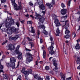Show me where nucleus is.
Returning <instances> with one entry per match:
<instances>
[{
	"label": "nucleus",
	"mask_w": 80,
	"mask_h": 80,
	"mask_svg": "<svg viewBox=\"0 0 80 80\" xmlns=\"http://www.w3.org/2000/svg\"><path fill=\"white\" fill-rule=\"evenodd\" d=\"M41 28L43 29V30H45V26H44L43 25H42Z\"/></svg>",
	"instance_id": "obj_45"
},
{
	"label": "nucleus",
	"mask_w": 80,
	"mask_h": 80,
	"mask_svg": "<svg viewBox=\"0 0 80 80\" xmlns=\"http://www.w3.org/2000/svg\"><path fill=\"white\" fill-rule=\"evenodd\" d=\"M3 79H6V80H8V77L7 76V75H6L4 77H3Z\"/></svg>",
	"instance_id": "obj_36"
},
{
	"label": "nucleus",
	"mask_w": 80,
	"mask_h": 80,
	"mask_svg": "<svg viewBox=\"0 0 80 80\" xmlns=\"http://www.w3.org/2000/svg\"><path fill=\"white\" fill-rule=\"evenodd\" d=\"M52 62L54 66H55V68L54 69V70L56 72H58V68H57L58 64L57 63V60L55 58L53 59Z\"/></svg>",
	"instance_id": "obj_5"
},
{
	"label": "nucleus",
	"mask_w": 80,
	"mask_h": 80,
	"mask_svg": "<svg viewBox=\"0 0 80 80\" xmlns=\"http://www.w3.org/2000/svg\"><path fill=\"white\" fill-rule=\"evenodd\" d=\"M75 14H77L78 15H80V11H79L77 12Z\"/></svg>",
	"instance_id": "obj_57"
},
{
	"label": "nucleus",
	"mask_w": 80,
	"mask_h": 80,
	"mask_svg": "<svg viewBox=\"0 0 80 80\" xmlns=\"http://www.w3.org/2000/svg\"><path fill=\"white\" fill-rule=\"evenodd\" d=\"M54 23L56 24V25L57 27H59V26H60L61 24H60V22L58 19H56L54 21Z\"/></svg>",
	"instance_id": "obj_12"
},
{
	"label": "nucleus",
	"mask_w": 80,
	"mask_h": 80,
	"mask_svg": "<svg viewBox=\"0 0 80 80\" xmlns=\"http://www.w3.org/2000/svg\"><path fill=\"white\" fill-rule=\"evenodd\" d=\"M54 42H51V45L48 48V50L49 51V53L51 55H53L55 53V52L53 50V49L54 48L53 45H54Z\"/></svg>",
	"instance_id": "obj_3"
},
{
	"label": "nucleus",
	"mask_w": 80,
	"mask_h": 80,
	"mask_svg": "<svg viewBox=\"0 0 80 80\" xmlns=\"http://www.w3.org/2000/svg\"><path fill=\"white\" fill-rule=\"evenodd\" d=\"M10 63L12 64V69L15 68V62H16V59L15 58L13 57H11L10 58Z\"/></svg>",
	"instance_id": "obj_4"
},
{
	"label": "nucleus",
	"mask_w": 80,
	"mask_h": 80,
	"mask_svg": "<svg viewBox=\"0 0 80 80\" xmlns=\"http://www.w3.org/2000/svg\"><path fill=\"white\" fill-rule=\"evenodd\" d=\"M27 24H28V25H30V24L32 25V22L31 21H28L27 22Z\"/></svg>",
	"instance_id": "obj_42"
},
{
	"label": "nucleus",
	"mask_w": 80,
	"mask_h": 80,
	"mask_svg": "<svg viewBox=\"0 0 80 80\" xmlns=\"http://www.w3.org/2000/svg\"><path fill=\"white\" fill-rule=\"evenodd\" d=\"M52 17L54 18H57V16H56L55 14H52Z\"/></svg>",
	"instance_id": "obj_53"
},
{
	"label": "nucleus",
	"mask_w": 80,
	"mask_h": 80,
	"mask_svg": "<svg viewBox=\"0 0 80 80\" xmlns=\"http://www.w3.org/2000/svg\"><path fill=\"white\" fill-rule=\"evenodd\" d=\"M22 3H21V2H18V6H17H17L16 7H14V10H20L22 9V5L21 4Z\"/></svg>",
	"instance_id": "obj_6"
},
{
	"label": "nucleus",
	"mask_w": 80,
	"mask_h": 80,
	"mask_svg": "<svg viewBox=\"0 0 80 80\" xmlns=\"http://www.w3.org/2000/svg\"><path fill=\"white\" fill-rule=\"evenodd\" d=\"M43 57L44 58H45L46 57V51H45V50H43Z\"/></svg>",
	"instance_id": "obj_25"
},
{
	"label": "nucleus",
	"mask_w": 80,
	"mask_h": 80,
	"mask_svg": "<svg viewBox=\"0 0 80 80\" xmlns=\"http://www.w3.org/2000/svg\"><path fill=\"white\" fill-rule=\"evenodd\" d=\"M39 8L41 10H45V6H44L43 4L40 5Z\"/></svg>",
	"instance_id": "obj_19"
},
{
	"label": "nucleus",
	"mask_w": 80,
	"mask_h": 80,
	"mask_svg": "<svg viewBox=\"0 0 80 80\" xmlns=\"http://www.w3.org/2000/svg\"><path fill=\"white\" fill-rule=\"evenodd\" d=\"M9 49L10 50H14L15 48V47L14 46V45L12 44H10L9 46Z\"/></svg>",
	"instance_id": "obj_11"
},
{
	"label": "nucleus",
	"mask_w": 80,
	"mask_h": 80,
	"mask_svg": "<svg viewBox=\"0 0 80 80\" xmlns=\"http://www.w3.org/2000/svg\"><path fill=\"white\" fill-rule=\"evenodd\" d=\"M7 32L8 34L9 35H11L12 33V29H10V28H8L7 30Z\"/></svg>",
	"instance_id": "obj_17"
},
{
	"label": "nucleus",
	"mask_w": 80,
	"mask_h": 80,
	"mask_svg": "<svg viewBox=\"0 0 80 80\" xmlns=\"http://www.w3.org/2000/svg\"><path fill=\"white\" fill-rule=\"evenodd\" d=\"M45 20V18H40L39 21L41 23H43L44 21Z\"/></svg>",
	"instance_id": "obj_18"
},
{
	"label": "nucleus",
	"mask_w": 80,
	"mask_h": 80,
	"mask_svg": "<svg viewBox=\"0 0 80 80\" xmlns=\"http://www.w3.org/2000/svg\"><path fill=\"white\" fill-rule=\"evenodd\" d=\"M43 78H41V77H40L38 78V80H43Z\"/></svg>",
	"instance_id": "obj_54"
},
{
	"label": "nucleus",
	"mask_w": 80,
	"mask_h": 80,
	"mask_svg": "<svg viewBox=\"0 0 80 80\" xmlns=\"http://www.w3.org/2000/svg\"><path fill=\"white\" fill-rule=\"evenodd\" d=\"M46 5L49 7V8H51L53 7L52 5L50 3H48L46 4Z\"/></svg>",
	"instance_id": "obj_29"
},
{
	"label": "nucleus",
	"mask_w": 80,
	"mask_h": 80,
	"mask_svg": "<svg viewBox=\"0 0 80 80\" xmlns=\"http://www.w3.org/2000/svg\"><path fill=\"white\" fill-rule=\"evenodd\" d=\"M72 35H73L74 36L73 38H75L76 36V33H75V32H73L72 33Z\"/></svg>",
	"instance_id": "obj_51"
},
{
	"label": "nucleus",
	"mask_w": 80,
	"mask_h": 80,
	"mask_svg": "<svg viewBox=\"0 0 80 80\" xmlns=\"http://www.w3.org/2000/svg\"><path fill=\"white\" fill-rule=\"evenodd\" d=\"M37 13H36V17L34 18L35 19H37V20H39L40 19V18L39 17V16H37Z\"/></svg>",
	"instance_id": "obj_32"
},
{
	"label": "nucleus",
	"mask_w": 80,
	"mask_h": 80,
	"mask_svg": "<svg viewBox=\"0 0 80 80\" xmlns=\"http://www.w3.org/2000/svg\"><path fill=\"white\" fill-rule=\"evenodd\" d=\"M7 42H8V41L7 40H6L5 42H4L3 43H2V45H4V44H5L6 43H7Z\"/></svg>",
	"instance_id": "obj_52"
},
{
	"label": "nucleus",
	"mask_w": 80,
	"mask_h": 80,
	"mask_svg": "<svg viewBox=\"0 0 80 80\" xmlns=\"http://www.w3.org/2000/svg\"><path fill=\"white\" fill-rule=\"evenodd\" d=\"M10 29H11L12 32H15L17 31V29L14 27L10 28Z\"/></svg>",
	"instance_id": "obj_22"
},
{
	"label": "nucleus",
	"mask_w": 80,
	"mask_h": 80,
	"mask_svg": "<svg viewBox=\"0 0 80 80\" xmlns=\"http://www.w3.org/2000/svg\"><path fill=\"white\" fill-rule=\"evenodd\" d=\"M31 33H35V30L33 29V28L32 27H31Z\"/></svg>",
	"instance_id": "obj_24"
},
{
	"label": "nucleus",
	"mask_w": 80,
	"mask_h": 80,
	"mask_svg": "<svg viewBox=\"0 0 80 80\" xmlns=\"http://www.w3.org/2000/svg\"><path fill=\"white\" fill-rule=\"evenodd\" d=\"M49 73L52 74V75H53V74H54V72H53V71H49Z\"/></svg>",
	"instance_id": "obj_48"
},
{
	"label": "nucleus",
	"mask_w": 80,
	"mask_h": 80,
	"mask_svg": "<svg viewBox=\"0 0 80 80\" xmlns=\"http://www.w3.org/2000/svg\"><path fill=\"white\" fill-rule=\"evenodd\" d=\"M17 80H22V77L21 75H19L18 77Z\"/></svg>",
	"instance_id": "obj_34"
},
{
	"label": "nucleus",
	"mask_w": 80,
	"mask_h": 80,
	"mask_svg": "<svg viewBox=\"0 0 80 80\" xmlns=\"http://www.w3.org/2000/svg\"><path fill=\"white\" fill-rule=\"evenodd\" d=\"M19 25H20V22H16V25H17L18 27H19Z\"/></svg>",
	"instance_id": "obj_38"
},
{
	"label": "nucleus",
	"mask_w": 80,
	"mask_h": 80,
	"mask_svg": "<svg viewBox=\"0 0 80 80\" xmlns=\"http://www.w3.org/2000/svg\"><path fill=\"white\" fill-rule=\"evenodd\" d=\"M20 45L17 46L16 47V50L14 51V52L13 53V54L14 55H15V53H16V54H18V59L20 60L21 58H22V53L18 50H19V48H20Z\"/></svg>",
	"instance_id": "obj_2"
},
{
	"label": "nucleus",
	"mask_w": 80,
	"mask_h": 80,
	"mask_svg": "<svg viewBox=\"0 0 80 80\" xmlns=\"http://www.w3.org/2000/svg\"><path fill=\"white\" fill-rule=\"evenodd\" d=\"M52 3L53 4L55 3V0H52Z\"/></svg>",
	"instance_id": "obj_64"
},
{
	"label": "nucleus",
	"mask_w": 80,
	"mask_h": 80,
	"mask_svg": "<svg viewBox=\"0 0 80 80\" xmlns=\"http://www.w3.org/2000/svg\"><path fill=\"white\" fill-rule=\"evenodd\" d=\"M71 1H72V0H69L68 2L67 5H68V6H69V7H70V3H71Z\"/></svg>",
	"instance_id": "obj_39"
},
{
	"label": "nucleus",
	"mask_w": 80,
	"mask_h": 80,
	"mask_svg": "<svg viewBox=\"0 0 80 80\" xmlns=\"http://www.w3.org/2000/svg\"><path fill=\"white\" fill-rule=\"evenodd\" d=\"M50 40L51 42H52V41H53V38H52V37H50Z\"/></svg>",
	"instance_id": "obj_62"
},
{
	"label": "nucleus",
	"mask_w": 80,
	"mask_h": 80,
	"mask_svg": "<svg viewBox=\"0 0 80 80\" xmlns=\"http://www.w3.org/2000/svg\"><path fill=\"white\" fill-rule=\"evenodd\" d=\"M19 21H20V22H21V23H24L25 22V21H24V20L21 21V20H20H20H19Z\"/></svg>",
	"instance_id": "obj_59"
},
{
	"label": "nucleus",
	"mask_w": 80,
	"mask_h": 80,
	"mask_svg": "<svg viewBox=\"0 0 80 80\" xmlns=\"http://www.w3.org/2000/svg\"><path fill=\"white\" fill-rule=\"evenodd\" d=\"M64 38H66V39H68V38H71V35H66L64 36Z\"/></svg>",
	"instance_id": "obj_23"
},
{
	"label": "nucleus",
	"mask_w": 80,
	"mask_h": 80,
	"mask_svg": "<svg viewBox=\"0 0 80 80\" xmlns=\"http://www.w3.org/2000/svg\"><path fill=\"white\" fill-rule=\"evenodd\" d=\"M46 79L47 80H50V78H49V76H48L46 77Z\"/></svg>",
	"instance_id": "obj_58"
},
{
	"label": "nucleus",
	"mask_w": 80,
	"mask_h": 80,
	"mask_svg": "<svg viewBox=\"0 0 80 80\" xmlns=\"http://www.w3.org/2000/svg\"><path fill=\"white\" fill-rule=\"evenodd\" d=\"M61 6L63 8H64L65 7V4L63 3H61Z\"/></svg>",
	"instance_id": "obj_41"
},
{
	"label": "nucleus",
	"mask_w": 80,
	"mask_h": 80,
	"mask_svg": "<svg viewBox=\"0 0 80 80\" xmlns=\"http://www.w3.org/2000/svg\"><path fill=\"white\" fill-rule=\"evenodd\" d=\"M67 9H62L61 11V13L62 15H65V14L67 13Z\"/></svg>",
	"instance_id": "obj_14"
},
{
	"label": "nucleus",
	"mask_w": 80,
	"mask_h": 80,
	"mask_svg": "<svg viewBox=\"0 0 80 80\" xmlns=\"http://www.w3.org/2000/svg\"><path fill=\"white\" fill-rule=\"evenodd\" d=\"M40 30H38V38H39V37L40 36Z\"/></svg>",
	"instance_id": "obj_33"
},
{
	"label": "nucleus",
	"mask_w": 80,
	"mask_h": 80,
	"mask_svg": "<svg viewBox=\"0 0 80 80\" xmlns=\"http://www.w3.org/2000/svg\"><path fill=\"white\" fill-rule=\"evenodd\" d=\"M6 1L7 0H1V2L2 3H5V2H6Z\"/></svg>",
	"instance_id": "obj_50"
},
{
	"label": "nucleus",
	"mask_w": 80,
	"mask_h": 80,
	"mask_svg": "<svg viewBox=\"0 0 80 80\" xmlns=\"http://www.w3.org/2000/svg\"><path fill=\"white\" fill-rule=\"evenodd\" d=\"M30 43L31 45V48H32V47H34V44H33V42H31Z\"/></svg>",
	"instance_id": "obj_40"
},
{
	"label": "nucleus",
	"mask_w": 80,
	"mask_h": 80,
	"mask_svg": "<svg viewBox=\"0 0 80 80\" xmlns=\"http://www.w3.org/2000/svg\"><path fill=\"white\" fill-rule=\"evenodd\" d=\"M6 65L8 68H10V67L12 69V70H13V69H12V66L11 67V64L9 63H6Z\"/></svg>",
	"instance_id": "obj_26"
},
{
	"label": "nucleus",
	"mask_w": 80,
	"mask_h": 80,
	"mask_svg": "<svg viewBox=\"0 0 80 80\" xmlns=\"http://www.w3.org/2000/svg\"><path fill=\"white\" fill-rule=\"evenodd\" d=\"M75 48L76 49H78V50L80 49V46H79V44H77Z\"/></svg>",
	"instance_id": "obj_31"
},
{
	"label": "nucleus",
	"mask_w": 80,
	"mask_h": 80,
	"mask_svg": "<svg viewBox=\"0 0 80 80\" xmlns=\"http://www.w3.org/2000/svg\"><path fill=\"white\" fill-rule=\"evenodd\" d=\"M68 26L64 27V28H65L66 30L65 31V34H66V35H69V34L70 33V31L68 30V27H69L70 26H69L68 24Z\"/></svg>",
	"instance_id": "obj_8"
},
{
	"label": "nucleus",
	"mask_w": 80,
	"mask_h": 80,
	"mask_svg": "<svg viewBox=\"0 0 80 80\" xmlns=\"http://www.w3.org/2000/svg\"><path fill=\"white\" fill-rule=\"evenodd\" d=\"M11 1L12 7L14 8V7H15L17 6V4L15 3V0H11Z\"/></svg>",
	"instance_id": "obj_15"
},
{
	"label": "nucleus",
	"mask_w": 80,
	"mask_h": 80,
	"mask_svg": "<svg viewBox=\"0 0 80 80\" xmlns=\"http://www.w3.org/2000/svg\"><path fill=\"white\" fill-rule=\"evenodd\" d=\"M45 11H42L40 14L36 13V16H39V17H43L45 15Z\"/></svg>",
	"instance_id": "obj_13"
},
{
	"label": "nucleus",
	"mask_w": 80,
	"mask_h": 80,
	"mask_svg": "<svg viewBox=\"0 0 80 80\" xmlns=\"http://www.w3.org/2000/svg\"><path fill=\"white\" fill-rule=\"evenodd\" d=\"M27 38H28V41H29V42H31V41H32V39H30L29 37H28Z\"/></svg>",
	"instance_id": "obj_60"
},
{
	"label": "nucleus",
	"mask_w": 80,
	"mask_h": 80,
	"mask_svg": "<svg viewBox=\"0 0 80 80\" xmlns=\"http://www.w3.org/2000/svg\"><path fill=\"white\" fill-rule=\"evenodd\" d=\"M63 53L67 55V52H66V49H65V48H64L63 49Z\"/></svg>",
	"instance_id": "obj_44"
},
{
	"label": "nucleus",
	"mask_w": 80,
	"mask_h": 80,
	"mask_svg": "<svg viewBox=\"0 0 80 80\" xmlns=\"http://www.w3.org/2000/svg\"><path fill=\"white\" fill-rule=\"evenodd\" d=\"M65 76H62L61 79V80H65Z\"/></svg>",
	"instance_id": "obj_49"
},
{
	"label": "nucleus",
	"mask_w": 80,
	"mask_h": 80,
	"mask_svg": "<svg viewBox=\"0 0 80 80\" xmlns=\"http://www.w3.org/2000/svg\"><path fill=\"white\" fill-rule=\"evenodd\" d=\"M42 25H40L38 27V28H40L41 29L42 28Z\"/></svg>",
	"instance_id": "obj_63"
},
{
	"label": "nucleus",
	"mask_w": 80,
	"mask_h": 80,
	"mask_svg": "<svg viewBox=\"0 0 80 80\" xmlns=\"http://www.w3.org/2000/svg\"><path fill=\"white\" fill-rule=\"evenodd\" d=\"M3 66L2 65V64H1L0 65V69H3Z\"/></svg>",
	"instance_id": "obj_56"
},
{
	"label": "nucleus",
	"mask_w": 80,
	"mask_h": 80,
	"mask_svg": "<svg viewBox=\"0 0 80 80\" xmlns=\"http://www.w3.org/2000/svg\"><path fill=\"white\" fill-rule=\"evenodd\" d=\"M25 70H26V68L24 67H23L22 68V69L21 71V72L22 73H23L25 75H27V71H26Z\"/></svg>",
	"instance_id": "obj_10"
},
{
	"label": "nucleus",
	"mask_w": 80,
	"mask_h": 80,
	"mask_svg": "<svg viewBox=\"0 0 80 80\" xmlns=\"http://www.w3.org/2000/svg\"><path fill=\"white\" fill-rule=\"evenodd\" d=\"M39 77H40V76L38 75V74H35L34 75V78L36 79V80H38V78H39Z\"/></svg>",
	"instance_id": "obj_21"
},
{
	"label": "nucleus",
	"mask_w": 80,
	"mask_h": 80,
	"mask_svg": "<svg viewBox=\"0 0 80 80\" xmlns=\"http://www.w3.org/2000/svg\"><path fill=\"white\" fill-rule=\"evenodd\" d=\"M10 25H14L15 23V22L14 21L12 20H10Z\"/></svg>",
	"instance_id": "obj_30"
},
{
	"label": "nucleus",
	"mask_w": 80,
	"mask_h": 80,
	"mask_svg": "<svg viewBox=\"0 0 80 80\" xmlns=\"http://www.w3.org/2000/svg\"><path fill=\"white\" fill-rule=\"evenodd\" d=\"M43 2L42 0H39V2L38 3L39 5H43Z\"/></svg>",
	"instance_id": "obj_28"
},
{
	"label": "nucleus",
	"mask_w": 80,
	"mask_h": 80,
	"mask_svg": "<svg viewBox=\"0 0 80 80\" xmlns=\"http://www.w3.org/2000/svg\"><path fill=\"white\" fill-rule=\"evenodd\" d=\"M67 17V15H66L65 16H63L61 17V18H62V19H63V18H64V19H66Z\"/></svg>",
	"instance_id": "obj_43"
},
{
	"label": "nucleus",
	"mask_w": 80,
	"mask_h": 80,
	"mask_svg": "<svg viewBox=\"0 0 80 80\" xmlns=\"http://www.w3.org/2000/svg\"><path fill=\"white\" fill-rule=\"evenodd\" d=\"M14 39H15V40H16V39H17V38H18V36L16 35L15 37H14Z\"/></svg>",
	"instance_id": "obj_61"
},
{
	"label": "nucleus",
	"mask_w": 80,
	"mask_h": 80,
	"mask_svg": "<svg viewBox=\"0 0 80 80\" xmlns=\"http://www.w3.org/2000/svg\"><path fill=\"white\" fill-rule=\"evenodd\" d=\"M5 25L7 28H10V27H11L10 23L8 22L6 23Z\"/></svg>",
	"instance_id": "obj_16"
},
{
	"label": "nucleus",
	"mask_w": 80,
	"mask_h": 80,
	"mask_svg": "<svg viewBox=\"0 0 80 80\" xmlns=\"http://www.w3.org/2000/svg\"><path fill=\"white\" fill-rule=\"evenodd\" d=\"M71 78H72V77L68 78L66 79V80H72V79H71Z\"/></svg>",
	"instance_id": "obj_55"
},
{
	"label": "nucleus",
	"mask_w": 80,
	"mask_h": 80,
	"mask_svg": "<svg viewBox=\"0 0 80 80\" xmlns=\"http://www.w3.org/2000/svg\"><path fill=\"white\" fill-rule=\"evenodd\" d=\"M77 60L76 62L77 64H79V66H78L77 67V69H78V70H80V58L78 57H77Z\"/></svg>",
	"instance_id": "obj_9"
},
{
	"label": "nucleus",
	"mask_w": 80,
	"mask_h": 80,
	"mask_svg": "<svg viewBox=\"0 0 80 80\" xmlns=\"http://www.w3.org/2000/svg\"><path fill=\"white\" fill-rule=\"evenodd\" d=\"M26 50L27 51L26 53L25 54V57L26 58V62L28 63H30V62L33 61V58L32 57L33 55L30 53V51H31L32 50L26 48Z\"/></svg>",
	"instance_id": "obj_1"
},
{
	"label": "nucleus",
	"mask_w": 80,
	"mask_h": 80,
	"mask_svg": "<svg viewBox=\"0 0 80 80\" xmlns=\"http://www.w3.org/2000/svg\"><path fill=\"white\" fill-rule=\"evenodd\" d=\"M60 30H59V28H58L56 30L57 34H56V36H59V34H60Z\"/></svg>",
	"instance_id": "obj_20"
},
{
	"label": "nucleus",
	"mask_w": 80,
	"mask_h": 80,
	"mask_svg": "<svg viewBox=\"0 0 80 80\" xmlns=\"http://www.w3.org/2000/svg\"><path fill=\"white\" fill-rule=\"evenodd\" d=\"M28 3L29 5L30 6H33V3L31 2H29Z\"/></svg>",
	"instance_id": "obj_46"
},
{
	"label": "nucleus",
	"mask_w": 80,
	"mask_h": 80,
	"mask_svg": "<svg viewBox=\"0 0 80 80\" xmlns=\"http://www.w3.org/2000/svg\"><path fill=\"white\" fill-rule=\"evenodd\" d=\"M43 40L42 39V38H41L40 39V43H43Z\"/></svg>",
	"instance_id": "obj_47"
},
{
	"label": "nucleus",
	"mask_w": 80,
	"mask_h": 80,
	"mask_svg": "<svg viewBox=\"0 0 80 80\" xmlns=\"http://www.w3.org/2000/svg\"><path fill=\"white\" fill-rule=\"evenodd\" d=\"M43 33L45 35H48V32H47V31H46L45 30H44Z\"/></svg>",
	"instance_id": "obj_37"
},
{
	"label": "nucleus",
	"mask_w": 80,
	"mask_h": 80,
	"mask_svg": "<svg viewBox=\"0 0 80 80\" xmlns=\"http://www.w3.org/2000/svg\"><path fill=\"white\" fill-rule=\"evenodd\" d=\"M49 69H50V68L48 66H46L45 67V70H48Z\"/></svg>",
	"instance_id": "obj_35"
},
{
	"label": "nucleus",
	"mask_w": 80,
	"mask_h": 80,
	"mask_svg": "<svg viewBox=\"0 0 80 80\" xmlns=\"http://www.w3.org/2000/svg\"><path fill=\"white\" fill-rule=\"evenodd\" d=\"M61 23L62 24V25H64L62 26V28H64V27H67V26H68H68H69V23H68V20H66L65 21H61Z\"/></svg>",
	"instance_id": "obj_7"
},
{
	"label": "nucleus",
	"mask_w": 80,
	"mask_h": 80,
	"mask_svg": "<svg viewBox=\"0 0 80 80\" xmlns=\"http://www.w3.org/2000/svg\"><path fill=\"white\" fill-rule=\"evenodd\" d=\"M27 72V75H28V73H32V70L31 69H29L28 70Z\"/></svg>",
	"instance_id": "obj_27"
}]
</instances>
